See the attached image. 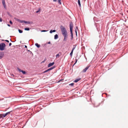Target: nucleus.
I'll use <instances>...</instances> for the list:
<instances>
[{
    "label": "nucleus",
    "instance_id": "11",
    "mask_svg": "<svg viewBox=\"0 0 128 128\" xmlns=\"http://www.w3.org/2000/svg\"><path fill=\"white\" fill-rule=\"evenodd\" d=\"M64 37V41H66V39L68 37V35H64L63 36Z\"/></svg>",
    "mask_w": 128,
    "mask_h": 128
},
{
    "label": "nucleus",
    "instance_id": "41",
    "mask_svg": "<svg viewBox=\"0 0 128 128\" xmlns=\"http://www.w3.org/2000/svg\"><path fill=\"white\" fill-rule=\"evenodd\" d=\"M8 14H9L8 13Z\"/></svg>",
    "mask_w": 128,
    "mask_h": 128
},
{
    "label": "nucleus",
    "instance_id": "38",
    "mask_svg": "<svg viewBox=\"0 0 128 128\" xmlns=\"http://www.w3.org/2000/svg\"><path fill=\"white\" fill-rule=\"evenodd\" d=\"M8 26H10V24H8Z\"/></svg>",
    "mask_w": 128,
    "mask_h": 128
},
{
    "label": "nucleus",
    "instance_id": "32",
    "mask_svg": "<svg viewBox=\"0 0 128 128\" xmlns=\"http://www.w3.org/2000/svg\"><path fill=\"white\" fill-rule=\"evenodd\" d=\"M2 19L1 18H0V22H2Z\"/></svg>",
    "mask_w": 128,
    "mask_h": 128
},
{
    "label": "nucleus",
    "instance_id": "2",
    "mask_svg": "<svg viewBox=\"0 0 128 128\" xmlns=\"http://www.w3.org/2000/svg\"><path fill=\"white\" fill-rule=\"evenodd\" d=\"M70 26L71 36V38H70V39L72 40L73 38V35L72 32V30L73 27V25L72 22H70Z\"/></svg>",
    "mask_w": 128,
    "mask_h": 128
},
{
    "label": "nucleus",
    "instance_id": "43",
    "mask_svg": "<svg viewBox=\"0 0 128 128\" xmlns=\"http://www.w3.org/2000/svg\"><path fill=\"white\" fill-rule=\"evenodd\" d=\"M4 40H2V41H4Z\"/></svg>",
    "mask_w": 128,
    "mask_h": 128
},
{
    "label": "nucleus",
    "instance_id": "22",
    "mask_svg": "<svg viewBox=\"0 0 128 128\" xmlns=\"http://www.w3.org/2000/svg\"><path fill=\"white\" fill-rule=\"evenodd\" d=\"M18 30L19 32L20 33H22L23 32L22 31L18 29Z\"/></svg>",
    "mask_w": 128,
    "mask_h": 128
},
{
    "label": "nucleus",
    "instance_id": "27",
    "mask_svg": "<svg viewBox=\"0 0 128 128\" xmlns=\"http://www.w3.org/2000/svg\"><path fill=\"white\" fill-rule=\"evenodd\" d=\"M78 30V27L77 26H76V28L75 29V31H76V30L77 31Z\"/></svg>",
    "mask_w": 128,
    "mask_h": 128
},
{
    "label": "nucleus",
    "instance_id": "33",
    "mask_svg": "<svg viewBox=\"0 0 128 128\" xmlns=\"http://www.w3.org/2000/svg\"><path fill=\"white\" fill-rule=\"evenodd\" d=\"M75 33H76V36H77V31L76 30V31H75Z\"/></svg>",
    "mask_w": 128,
    "mask_h": 128
},
{
    "label": "nucleus",
    "instance_id": "35",
    "mask_svg": "<svg viewBox=\"0 0 128 128\" xmlns=\"http://www.w3.org/2000/svg\"><path fill=\"white\" fill-rule=\"evenodd\" d=\"M24 47H25V48H27V46L26 45L24 46Z\"/></svg>",
    "mask_w": 128,
    "mask_h": 128
},
{
    "label": "nucleus",
    "instance_id": "12",
    "mask_svg": "<svg viewBox=\"0 0 128 128\" xmlns=\"http://www.w3.org/2000/svg\"><path fill=\"white\" fill-rule=\"evenodd\" d=\"M12 112V111H10V112H7L6 113H5V114H5V116H7V115H8V114H10V112Z\"/></svg>",
    "mask_w": 128,
    "mask_h": 128
},
{
    "label": "nucleus",
    "instance_id": "37",
    "mask_svg": "<svg viewBox=\"0 0 128 128\" xmlns=\"http://www.w3.org/2000/svg\"><path fill=\"white\" fill-rule=\"evenodd\" d=\"M48 44H50V42H48Z\"/></svg>",
    "mask_w": 128,
    "mask_h": 128
},
{
    "label": "nucleus",
    "instance_id": "15",
    "mask_svg": "<svg viewBox=\"0 0 128 128\" xmlns=\"http://www.w3.org/2000/svg\"><path fill=\"white\" fill-rule=\"evenodd\" d=\"M56 31V30H51L50 31V33H52L53 32H54Z\"/></svg>",
    "mask_w": 128,
    "mask_h": 128
},
{
    "label": "nucleus",
    "instance_id": "10",
    "mask_svg": "<svg viewBox=\"0 0 128 128\" xmlns=\"http://www.w3.org/2000/svg\"><path fill=\"white\" fill-rule=\"evenodd\" d=\"M80 78H77L74 81V82H78V81L80 80Z\"/></svg>",
    "mask_w": 128,
    "mask_h": 128
},
{
    "label": "nucleus",
    "instance_id": "14",
    "mask_svg": "<svg viewBox=\"0 0 128 128\" xmlns=\"http://www.w3.org/2000/svg\"><path fill=\"white\" fill-rule=\"evenodd\" d=\"M35 45L38 48H40V45H39L38 43H36L35 44Z\"/></svg>",
    "mask_w": 128,
    "mask_h": 128
},
{
    "label": "nucleus",
    "instance_id": "21",
    "mask_svg": "<svg viewBox=\"0 0 128 128\" xmlns=\"http://www.w3.org/2000/svg\"><path fill=\"white\" fill-rule=\"evenodd\" d=\"M24 30H30V28H24Z\"/></svg>",
    "mask_w": 128,
    "mask_h": 128
},
{
    "label": "nucleus",
    "instance_id": "6",
    "mask_svg": "<svg viewBox=\"0 0 128 128\" xmlns=\"http://www.w3.org/2000/svg\"><path fill=\"white\" fill-rule=\"evenodd\" d=\"M18 69L20 72H22L24 74H26V72L25 71L22 70L18 68Z\"/></svg>",
    "mask_w": 128,
    "mask_h": 128
},
{
    "label": "nucleus",
    "instance_id": "8",
    "mask_svg": "<svg viewBox=\"0 0 128 128\" xmlns=\"http://www.w3.org/2000/svg\"><path fill=\"white\" fill-rule=\"evenodd\" d=\"M54 64V62H50V63L48 65V67H49L52 65H53Z\"/></svg>",
    "mask_w": 128,
    "mask_h": 128
},
{
    "label": "nucleus",
    "instance_id": "9",
    "mask_svg": "<svg viewBox=\"0 0 128 128\" xmlns=\"http://www.w3.org/2000/svg\"><path fill=\"white\" fill-rule=\"evenodd\" d=\"M2 4L4 8H6V5L5 3V2L4 0H2Z\"/></svg>",
    "mask_w": 128,
    "mask_h": 128
},
{
    "label": "nucleus",
    "instance_id": "13",
    "mask_svg": "<svg viewBox=\"0 0 128 128\" xmlns=\"http://www.w3.org/2000/svg\"><path fill=\"white\" fill-rule=\"evenodd\" d=\"M58 35L57 34H56L54 36V39L55 40L56 39L58 38Z\"/></svg>",
    "mask_w": 128,
    "mask_h": 128
},
{
    "label": "nucleus",
    "instance_id": "31",
    "mask_svg": "<svg viewBox=\"0 0 128 128\" xmlns=\"http://www.w3.org/2000/svg\"><path fill=\"white\" fill-rule=\"evenodd\" d=\"M47 31V30H43L42 32H46Z\"/></svg>",
    "mask_w": 128,
    "mask_h": 128
},
{
    "label": "nucleus",
    "instance_id": "7",
    "mask_svg": "<svg viewBox=\"0 0 128 128\" xmlns=\"http://www.w3.org/2000/svg\"><path fill=\"white\" fill-rule=\"evenodd\" d=\"M6 117L5 115L4 114H0V118H4Z\"/></svg>",
    "mask_w": 128,
    "mask_h": 128
},
{
    "label": "nucleus",
    "instance_id": "39",
    "mask_svg": "<svg viewBox=\"0 0 128 128\" xmlns=\"http://www.w3.org/2000/svg\"><path fill=\"white\" fill-rule=\"evenodd\" d=\"M39 11H37L36 12V13H38V12Z\"/></svg>",
    "mask_w": 128,
    "mask_h": 128
},
{
    "label": "nucleus",
    "instance_id": "5",
    "mask_svg": "<svg viewBox=\"0 0 128 128\" xmlns=\"http://www.w3.org/2000/svg\"><path fill=\"white\" fill-rule=\"evenodd\" d=\"M90 67V66H86L84 69H83V70L82 71V72H86Z\"/></svg>",
    "mask_w": 128,
    "mask_h": 128
},
{
    "label": "nucleus",
    "instance_id": "28",
    "mask_svg": "<svg viewBox=\"0 0 128 128\" xmlns=\"http://www.w3.org/2000/svg\"><path fill=\"white\" fill-rule=\"evenodd\" d=\"M3 56H2L0 55V59H1L2 58Z\"/></svg>",
    "mask_w": 128,
    "mask_h": 128
},
{
    "label": "nucleus",
    "instance_id": "36",
    "mask_svg": "<svg viewBox=\"0 0 128 128\" xmlns=\"http://www.w3.org/2000/svg\"><path fill=\"white\" fill-rule=\"evenodd\" d=\"M57 0H53V1L54 2H56L57 1Z\"/></svg>",
    "mask_w": 128,
    "mask_h": 128
},
{
    "label": "nucleus",
    "instance_id": "34",
    "mask_svg": "<svg viewBox=\"0 0 128 128\" xmlns=\"http://www.w3.org/2000/svg\"><path fill=\"white\" fill-rule=\"evenodd\" d=\"M12 44L11 43H10L9 44V46H10Z\"/></svg>",
    "mask_w": 128,
    "mask_h": 128
},
{
    "label": "nucleus",
    "instance_id": "19",
    "mask_svg": "<svg viewBox=\"0 0 128 128\" xmlns=\"http://www.w3.org/2000/svg\"><path fill=\"white\" fill-rule=\"evenodd\" d=\"M73 51L72 50V51H71V52L70 53V56H72V54H73Z\"/></svg>",
    "mask_w": 128,
    "mask_h": 128
},
{
    "label": "nucleus",
    "instance_id": "24",
    "mask_svg": "<svg viewBox=\"0 0 128 128\" xmlns=\"http://www.w3.org/2000/svg\"><path fill=\"white\" fill-rule=\"evenodd\" d=\"M74 83H72L70 84L69 85L70 86H72L74 85Z\"/></svg>",
    "mask_w": 128,
    "mask_h": 128
},
{
    "label": "nucleus",
    "instance_id": "3",
    "mask_svg": "<svg viewBox=\"0 0 128 128\" xmlns=\"http://www.w3.org/2000/svg\"><path fill=\"white\" fill-rule=\"evenodd\" d=\"M5 44L4 43H2L0 44V50H4L5 46Z\"/></svg>",
    "mask_w": 128,
    "mask_h": 128
},
{
    "label": "nucleus",
    "instance_id": "18",
    "mask_svg": "<svg viewBox=\"0 0 128 128\" xmlns=\"http://www.w3.org/2000/svg\"><path fill=\"white\" fill-rule=\"evenodd\" d=\"M24 23L26 24H30V22L29 21H24Z\"/></svg>",
    "mask_w": 128,
    "mask_h": 128
},
{
    "label": "nucleus",
    "instance_id": "29",
    "mask_svg": "<svg viewBox=\"0 0 128 128\" xmlns=\"http://www.w3.org/2000/svg\"><path fill=\"white\" fill-rule=\"evenodd\" d=\"M6 42L8 43L9 42V41L8 40H5Z\"/></svg>",
    "mask_w": 128,
    "mask_h": 128
},
{
    "label": "nucleus",
    "instance_id": "17",
    "mask_svg": "<svg viewBox=\"0 0 128 128\" xmlns=\"http://www.w3.org/2000/svg\"><path fill=\"white\" fill-rule=\"evenodd\" d=\"M18 21L20 22L21 23H22L24 22V20H18Z\"/></svg>",
    "mask_w": 128,
    "mask_h": 128
},
{
    "label": "nucleus",
    "instance_id": "23",
    "mask_svg": "<svg viewBox=\"0 0 128 128\" xmlns=\"http://www.w3.org/2000/svg\"><path fill=\"white\" fill-rule=\"evenodd\" d=\"M61 0H58V2L59 4H61V2H60Z\"/></svg>",
    "mask_w": 128,
    "mask_h": 128
},
{
    "label": "nucleus",
    "instance_id": "26",
    "mask_svg": "<svg viewBox=\"0 0 128 128\" xmlns=\"http://www.w3.org/2000/svg\"><path fill=\"white\" fill-rule=\"evenodd\" d=\"M76 60V62L74 63V65L76 63L77 61V59H75Z\"/></svg>",
    "mask_w": 128,
    "mask_h": 128
},
{
    "label": "nucleus",
    "instance_id": "4",
    "mask_svg": "<svg viewBox=\"0 0 128 128\" xmlns=\"http://www.w3.org/2000/svg\"><path fill=\"white\" fill-rule=\"evenodd\" d=\"M54 68H55V67L54 66H53L52 67H51L50 68H49L45 70L43 72V73H45L46 72H48V71L53 69Z\"/></svg>",
    "mask_w": 128,
    "mask_h": 128
},
{
    "label": "nucleus",
    "instance_id": "40",
    "mask_svg": "<svg viewBox=\"0 0 128 128\" xmlns=\"http://www.w3.org/2000/svg\"><path fill=\"white\" fill-rule=\"evenodd\" d=\"M2 100H3V99H0V101Z\"/></svg>",
    "mask_w": 128,
    "mask_h": 128
},
{
    "label": "nucleus",
    "instance_id": "25",
    "mask_svg": "<svg viewBox=\"0 0 128 128\" xmlns=\"http://www.w3.org/2000/svg\"><path fill=\"white\" fill-rule=\"evenodd\" d=\"M59 56L60 55L59 54H58L56 55V58H58Z\"/></svg>",
    "mask_w": 128,
    "mask_h": 128
},
{
    "label": "nucleus",
    "instance_id": "30",
    "mask_svg": "<svg viewBox=\"0 0 128 128\" xmlns=\"http://www.w3.org/2000/svg\"><path fill=\"white\" fill-rule=\"evenodd\" d=\"M10 24H12V21L11 20H10Z\"/></svg>",
    "mask_w": 128,
    "mask_h": 128
},
{
    "label": "nucleus",
    "instance_id": "1",
    "mask_svg": "<svg viewBox=\"0 0 128 128\" xmlns=\"http://www.w3.org/2000/svg\"><path fill=\"white\" fill-rule=\"evenodd\" d=\"M62 34L63 36L67 35V33L66 28L62 26H61L60 27Z\"/></svg>",
    "mask_w": 128,
    "mask_h": 128
},
{
    "label": "nucleus",
    "instance_id": "42",
    "mask_svg": "<svg viewBox=\"0 0 128 128\" xmlns=\"http://www.w3.org/2000/svg\"><path fill=\"white\" fill-rule=\"evenodd\" d=\"M8 14H9L8 13Z\"/></svg>",
    "mask_w": 128,
    "mask_h": 128
},
{
    "label": "nucleus",
    "instance_id": "20",
    "mask_svg": "<svg viewBox=\"0 0 128 128\" xmlns=\"http://www.w3.org/2000/svg\"><path fill=\"white\" fill-rule=\"evenodd\" d=\"M76 46H75V45H74L73 46V48H72V51H74V49H75V48H76Z\"/></svg>",
    "mask_w": 128,
    "mask_h": 128
},
{
    "label": "nucleus",
    "instance_id": "16",
    "mask_svg": "<svg viewBox=\"0 0 128 128\" xmlns=\"http://www.w3.org/2000/svg\"><path fill=\"white\" fill-rule=\"evenodd\" d=\"M78 4L80 7L81 6V4L80 3V0H78Z\"/></svg>",
    "mask_w": 128,
    "mask_h": 128
}]
</instances>
